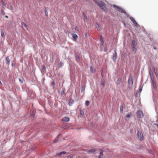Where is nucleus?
I'll use <instances>...</instances> for the list:
<instances>
[{
    "mask_svg": "<svg viewBox=\"0 0 158 158\" xmlns=\"http://www.w3.org/2000/svg\"><path fill=\"white\" fill-rule=\"evenodd\" d=\"M63 121L68 122L69 121V118L68 117H65L62 119Z\"/></svg>",
    "mask_w": 158,
    "mask_h": 158,
    "instance_id": "obj_11",
    "label": "nucleus"
},
{
    "mask_svg": "<svg viewBox=\"0 0 158 158\" xmlns=\"http://www.w3.org/2000/svg\"><path fill=\"white\" fill-rule=\"evenodd\" d=\"M88 35V34L87 33H86V34H85V36H86V37H87Z\"/></svg>",
    "mask_w": 158,
    "mask_h": 158,
    "instance_id": "obj_36",
    "label": "nucleus"
},
{
    "mask_svg": "<svg viewBox=\"0 0 158 158\" xmlns=\"http://www.w3.org/2000/svg\"><path fill=\"white\" fill-rule=\"evenodd\" d=\"M104 152V151H101L99 153V155L98 157V158H103Z\"/></svg>",
    "mask_w": 158,
    "mask_h": 158,
    "instance_id": "obj_10",
    "label": "nucleus"
},
{
    "mask_svg": "<svg viewBox=\"0 0 158 158\" xmlns=\"http://www.w3.org/2000/svg\"><path fill=\"white\" fill-rule=\"evenodd\" d=\"M32 115L34 116L35 114H32Z\"/></svg>",
    "mask_w": 158,
    "mask_h": 158,
    "instance_id": "obj_47",
    "label": "nucleus"
},
{
    "mask_svg": "<svg viewBox=\"0 0 158 158\" xmlns=\"http://www.w3.org/2000/svg\"><path fill=\"white\" fill-rule=\"evenodd\" d=\"M155 124L156 125L157 127L158 128V124L156 123Z\"/></svg>",
    "mask_w": 158,
    "mask_h": 158,
    "instance_id": "obj_40",
    "label": "nucleus"
},
{
    "mask_svg": "<svg viewBox=\"0 0 158 158\" xmlns=\"http://www.w3.org/2000/svg\"><path fill=\"white\" fill-rule=\"evenodd\" d=\"M131 116V114L129 113L128 114L126 115V118H125V119L126 120H129Z\"/></svg>",
    "mask_w": 158,
    "mask_h": 158,
    "instance_id": "obj_12",
    "label": "nucleus"
},
{
    "mask_svg": "<svg viewBox=\"0 0 158 158\" xmlns=\"http://www.w3.org/2000/svg\"><path fill=\"white\" fill-rule=\"evenodd\" d=\"M96 151L95 149H92L87 151L88 153H93L95 152Z\"/></svg>",
    "mask_w": 158,
    "mask_h": 158,
    "instance_id": "obj_13",
    "label": "nucleus"
},
{
    "mask_svg": "<svg viewBox=\"0 0 158 158\" xmlns=\"http://www.w3.org/2000/svg\"><path fill=\"white\" fill-rule=\"evenodd\" d=\"M96 28L98 30H100V27L99 25L98 24L96 26Z\"/></svg>",
    "mask_w": 158,
    "mask_h": 158,
    "instance_id": "obj_24",
    "label": "nucleus"
},
{
    "mask_svg": "<svg viewBox=\"0 0 158 158\" xmlns=\"http://www.w3.org/2000/svg\"><path fill=\"white\" fill-rule=\"evenodd\" d=\"M96 3L103 10H105L106 9V6L105 4L102 2H97L95 1Z\"/></svg>",
    "mask_w": 158,
    "mask_h": 158,
    "instance_id": "obj_3",
    "label": "nucleus"
},
{
    "mask_svg": "<svg viewBox=\"0 0 158 158\" xmlns=\"http://www.w3.org/2000/svg\"><path fill=\"white\" fill-rule=\"evenodd\" d=\"M120 112L121 113H122L123 112V107L122 105L120 106Z\"/></svg>",
    "mask_w": 158,
    "mask_h": 158,
    "instance_id": "obj_21",
    "label": "nucleus"
},
{
    "mask_svg": "<svg viewBox=\"0 0 158 158\" xmlns=\"http://www.w3.org/2000/svg\"><path fill=\"white\" fill-rule=\"evenodd\" d=\"M102 85L103 86H104V81H102Z\"/></svg>",
    "mask_w": 158,
    "mask_h": 158,
    "instance_id": "obj_35",
    "label": "nucleus"
},
{
    "mask_svg": "<svg viewBox=\"0 0 158 158\" xmlns=\"http://www.w3.org/2000/svg\"><path fill=\"white\" fill-rule=\"evenodd\" d=\"M60 136H61L60 134L56 138H57V139H58L60 137Z\"/></svg>",
    "mask_w": 158,
    "mask_h": 158,
    "instance_id": "obj_31",
    "label": "nucleus"
},
{
    "mask_svg": "<svg viewBox=\"0 0 158 158\" xmlns=\"http://www.w3.org/2000/svg\"><path fill=\"white\" fill-rule=\"evenodd\" d=\"M136 43L134 40H133L132 42V48L133 51L135 53L137 51L136 48Z\"/></svg>",
    "mask_w": 158,
    "mask_h": 158,
    "instance_id": "obj_4",
    "label": "nucleus"
},
{
    "mask_svg": "<svg viewBox=\"0 0 158 158\" xmlns=\"http://www.w3.org/2000/svg\"><path fill=\"white\" fill-rule=\"evenodd\" d=\"M67 158H73V156L72 155H69L68 156Z\"/></svg>",
    "mask_w": 158,
    "mask_h": 158,
    "instance_id": "obj_28",
    "label": "nucleus"
},
{
    "mask_svg": "<svg viewBox=\"0 0 158 158\" xmlns=\"http://www.w3.org/2000/svg\"><path fill=\"white\" fill-rule=\"evenodd\" d=\"M141 92V89H140L139 91V92L140 93Z\"/></svg>",
    "mask_w": 158,
    "mask_h": 158,
    "instance_id": "obj_42",
    "label": "nucleus"
},
{
    "mask_svg": "<svg viewBox=\"0 0 158 158\" xmlns=\"http://www.w3.org/2000/svg\"><path fill=\"white\" fill-rule=\"evenodd\" d=\"M19 81L21 83H22L23 82L22 80L21 79H19Z\"/></svg>",
    "mask_w": 158,
    "mask_h": 158,
    "instance_id": "obj_34",
    "label": "nucleus"
},
{
    "mask_svg": "<svg viewBox=\"0 0 158 158\" xmlns=\"http://www.w3.org/2000/svg\"><path fill=\"white\" fill-rule=\"evenodd\" d=\"M1 36L2 37H4L5 36V34H4V31L3 29H1Z\"/></svg>",
    "mask_w": 158,
    "mask_h": 158,
    "instance_id": "obj_16",
    "label": "nucleus"
},
{
    "mask_svg": "<svg viewBox=\"0 0 158 158\" xmlns=\"http://www.w3.org/2000/svg\"><path fill=\"white\" fill-rule=\"evenodd\" d=\"M2 6L3 8H5L6 7V5L4 3L3 4Z\"/></svg>",
    "mask_w": 158,
    "mask_h": 158,
    "instance_id": "obj_32",
    "label": "nucleus"
},
{
    "mask_svg": "<svg viewBox=\"0 0 158 158\" xmlns=\"http://www.w3.org/2000/svg\"><path fill=\"white\" fill-rule=\"evenodd\" d=\"M113 6L121 13H124L127 15V13L124 10L115 5H113Z\"/></svg>",
    "mask_w": 158,
    "mask_h": 158,
    "instance_id": "obj_2",
    "label": "nucleus"
},
{
    "mask_svg": "<svg viewBox=\"0 0 158 158\" xmlns=\"http://www.w3.org/2000/svg\"><path fill=\"white\" fill-rule=\"evenodd\" d=\"M45 15L47 16H48V13L47 11L46 10L45 11Z\"/></svg>",
    "mask_w": 158,
    "mask_h": 158,
    "instance_id": "obj_30",
    "label": "nucleus"
},
{
    "mask_svg": "<svg viewBox=\"0 0 158 158\" xmlns=\"http://www.w3.org/2000/svg\"><path fill=\"white\" fill-rule=\"evenodd\" d=\"M90 71L92 73H94L95 72V69L94 68L93 66H91L90 68Z\"/></svg>",
    "mask_w": 158,
    "mask_h": 158,
    "instance_id": "obj_18",
    "label": "nucleus"
},
{
    "mask_svg": "<svg viewBox=\"0 0 158 158\" xmlns=\"http://www.w3.org/2000/svg\"><path fill=\"white\" fill-rule=\"evenodd\" d=\"M6 18H8V16H7V15H6V16H5Z\"/></svg>",
    "mask_w": 158,
    "mask_h": 158,
    "instance_id": "obj_45",
    "label": "nucleus"
},
{
    "mask_svg": "<svg viewBox=\"0 0 158 158\" xmlns=\"http://www.w3.org/2000/svg\"><path fill=\"white\" fill-rule=\"evenodd\" d=\"M22 24V28L24 29V30H27V26L26 25V24H25L23 22H22L21 23Z\"/></svg>",
    "mask_w": 158,
    "mask_h": 158,
    "instance_id": "obj_8",
    "label": "nucleus"
},
{
    "mask_svg": "<svg viewBox=\"0 0 158 158\" xmlns=\"http://www.w3.org/2000/svg\"><path fill=\"white\" fill-rule=\"evenodd\" d=\"M117 53L115 51V52L113 54L112 59L113 61L115 62L116 59H117Z\"/></svg>",
    "mask_w": 158,
    "mask_h": 158,
    "instance_id": "obj_9",
    "label": "nucleus"
},
{
    "mask_svg": "<svg viewBox=\"0 0 158 158\" xmlns=\"http://www.w3.org/2000/svg\"><path fill=\"white\" fill-rule=\"evenodd\" d=\"M122 79L121 78H118L116 82V84L117 85H119L121 83Z\"/></svg>",
    "mask_w": 158,
    "mask_h": 158,
    "instance_id": "obj_15",
    "label": "nucleus"
},
{
    "mask_svg": "<svg viewBox=\"0 0 158 158\" xmlns=\"http://www.w3.org/2000/svg\"><path fill=\"white\" fill-rule=\"evenodd\" d=\"M66 153V152H60V153H58V156H60V155H64L65 154V153Z\"/></svg>",
    "mask_w": 158,
    "mask_h": 158,
    "instance_id": "obj_19",
    "label": "nucleus"
},
{
    "mask_svg": "<svg viewBox=\"0 0 158 158\" xmlns=\"http://www.w3.org/2000/svg\"><path fill=\"white\" fill-rule=\"evenodd\" d=\"M2 14H3V15H4L5 14V13L3 10H2Z\"/></svg>",
    "mask_w": 158,
    "mask_h": 158,
    "instance_id": "obj_33",
    "label": "nucleus"
},
{
    "mask_svg": "<svg viewBox=\"0 0 158 158\" xmlns=\"http://www.w3.org/2000/svg\"><path fill=\"white\" fill-rule=\"evenodd\" d=\"M58 139H57V138H55L53 140V142L54 143H56V142L58 140Z\"/></svg>",
    "mask_w": 158,
    "mask_h": 158,
    "instance_id": "obj_27",
    "label": "nucleus"
},
{
    "mask_svg": "<svg viewBox=\"0 0 158 158\" xmlns=\"http://www.w3.org/2000/svg\"><path fill=\"white\" fill-rule=\"evenodd\" d=\"M69 104L70 106H71L72 104V103H69Z\"/></svg>",
    "mask_w": 158,
    "mask_h": 158,
    "instance_id": "obj_43",
    "label": "nucleus"
},
{
    "mask_svg": "<svg viewBox=\"0 0 158 158\" xmlns=\"http://www.w3.org/2000/svg\"><path fill=\"white\" fill-rule=\"evenodd\" d=\"M72 37H73V39L74 40H76L77 39V37H78V36H77V35H76V34H73V35H72Z\"/></svg>",
    "mask_w": 158,
    "mask_h": 158,
    "instance_id": "obj_17",
    "label": "nucleus"
},
{
    "mask_svg": "<svg viewBox=\"0 0 158 158\" xmlns=\"http://www.w3.org/2000/svg\"><path fill=\"white\" fill-rule=\"evenodd\" d=\"M85 89V87H82L81 89V92H83L84 90Z\"/></svg>",
    "mask_w": 158,
    "mask_h": 158,
    "instance_id": "obj_26",
    "label": "nucleus"
},
{
    "mask_svg": "<svg viewBox=\"0 0 158 158\" xmlns=\"http://www.w3.org/2000/svg\"><path fill=\"white\" fill-rule=\"evenodd\" d=\"M127 15V16H128V17H130L129 15L128 14H127V15Z\"/></svg>",
    "mask_w": 158,
    "mask_h": 158,
    "instance_id": "obj_38",
    "label": "nucleus"
},
{
    "mask_svg": "<svg viewBox=\"0 0 158 158\" xmlns=\"http://www.w3.org/2000/svg\"><path fill=\"white\" fill-rule=\"evenodd\" d=\"M76 58H77V59H78V57H77V56H76Z\"/></svg>",
    "mask_w": 158,
    "mask_h": 158,
    "instance_id": "obj_44",
    "label": "nucleus"
},
{
    "mask_svg": "<svg viewBox=\"0 0 158 158\" xmlns=\"http://www.w3.org/2000/svg\"><path fill=\"white\" fill-rule=\"evenodd\" d=\"M100 40L101 43L102 45L104 44V42L103 40V39L102 37H101L100 38Z\"/></svg>",
    "mask_w": 158,
    "mask_h": 158,
    "instance_id": "obj_20",
    "label": "nucleus"
},
{
    "mask_svg": "<svg viewBox=\"0 0 158 158\" xmlns=\"http://www.w3.org/2000/svg\"><path fill=\"white\" fill-rule=\"evenodd\" d=\"M80 114L81 115L83 116L84 114V112L83 110H80Z\"/></svg>",
    "mask_w": 158,
    "mask_h": 158,
    "instance_id": "obj_22",
    "label": "nucleus"
},
{
    "mask_svg": "<svg viewBox=\"0 0 158 158\" xmlns=\"http://www.w3.org/2000/svg\"><path fill=\"white\" fill-rule=\"evenodd\" d=\"M133 81V79L132 76L130 75L129 77L128 84V87L130 89H131L132 87Z\"/></svg>",
    "mask_w": 158,
    "mask_h": 158,
    "instance_id": "obj_1",
    "label": "nucleus"
},
{
    "mask_svg": "<svg viewBox=\"0 0 158 158\" xmlns=\"http://www.w3.org/2000/svg\"><path fill=\"white\" fill-rule=\"evenodd\" d=\"M154 49H156V48H155V47H154Z\"/></svg>",
    "mask_w": 158,
    "mask_h": 158,
    "instance_id": "obj_48",
    "label": "nucleus"
},
{
    "mask_svg": "<svg viewBox=\"0 0 158 158\" xmlns=\"http://www.w3.org/2000/svg\"><path fill=\"white\" fill-rule=\"evenodd\" d=\"M138 137L140 140L143 139L144 138L143 134L140 131H138L137 133Z\"/></svg>",
    "mask_w": 158,
    "mask_h": 158,
    "instance_id": "obj_5",
    "label": "nucleus"
},
{
    "mask_svg": "<svg viewBox=\"0 0 158 158\" xmlns=\"http://www.w3.org/2000/svg\"><path fill=\"white\" fill-rule=\"evenodd\" d=\"M85 105L86 106H88L89 105V101H86L85 102Z\"/></svg>",
    "mask_w": 158,
    "mask_h": 158,
    "instance_id": "obj_23",
    "label": "nucleus"
},
{
    "mask_svg": "<svg viewBox=\"0 0 158 158\" xmlns=\"http://www.w3.org/2000/svg\"><path fill=\"white\" fill-rule=\"evenodd\" d=\"M84 18H85V19H86L87 18V16L86 15H85L84 16Z\"/></svg>",
    "mask_w": 158,
    "mask_h": 158,
    "instance_id": "obj_39",
    "label": "nucleus"
},
{
    "mask_svg": "<svg viewBox=\"0 0 158 158\" xmlns=\"http://www.w3.org/2000/svg\"><path fill=\"white\" fill-rule=\"evenodd\" d=\"M62 63L60 62V65H59V67L60 68L62 66Z\"/></svg>",
    "mask_w": 158,
    "mask_h": 158,
    "instance_id": "obj_29",
    "label": "nucleus"
},
{
    "mask_svg": "<svg viewBox=\"0 0 158 158\" xmlns=\"http://www.w3.org/2000/svg\"><path fill=\"white\" fill-rule=\"evenodd\" d=\"M0 84L2 85V83L0 81Z\"/></svg>",
    "mask_w": 158,
    "mask_h": 158,
    "instance_id": "obj_46",
    "label": "nucleus"
},
{
    "mask_svg": "<svg viewBox=\"0 0 158 158\" xmlns=\"http://www.w3.org/2000/svg\"><path fill=\"white\" fill-rule=\"evenodd\" d=\"M75 30H77L78 29V28L77 27H75Z\"/></svg>",
    "mask_w": 158,
    "mask_h": 158,
    "instance_id": "obj_37",
    "label": "nucleus"
},
{
    "mask_svg": "<svg viewBox=\"0 0 158 158\" xmlns=\"http://www.w3.org/2000/svg\"><path fill=\"white\" fill-rule=\"evenodd\" d=\"M11 8L12 10L13 9V8L12 6H11Z\"/></svg>",
    "mask_w": 158,
    "mask_h": 158,
    "instance_id": "obj_41",
    "label": "nucleus"
},
{
    "mask_svg": "<svg viewBox=\"0 0 158 158\" xmlns=\"http://www.w3.org/2000/svg\"><path fill=\"white\" fill-rule=\"evenodd\" d=\"M130 19L132 22L135 24V26L139 27L140 26L136 22L135 20L132 17H129Z\"/></svg>",
    "mask_w": 158,
    "mask_h": 158,
    "instance_id": "obj_7",
    "label": "nucleus"
},
{
    "mask_svg": "<svg viewBox=\"0 0 158 158\" xmlns=\"http://www.w3.org/2000/svg\"><path fill=\"white\" fill-rule=\"evenodd\" d=\"M137 116L138 118H141L143 117V114L142 111L140 110L137 111L136 112Z\"/></svg>",
    "mask_w": 158,
    "mask_h": 158,
    "instance_id": "obj_6",
    "label": "nucleus"
},
{
    "mask_svg": "<svg viewBox=\"0 0 158 158\" xmlns=\"http://www.w3.org/2000/svg\"><path fill=\"white\" fill-rule=\"evenodd\" d=\"M6 63L8 65H9L10 63V60L8 57H7L6 59Z\"/></svg>",
    "mask_w": 158,
    "mask_h": 158,
    "instance_id": "obj_14",
    "label": "nucleus"
},
{
    "mask_svg": "<svg viewBox=\"0 0 158 158\" xmlns=\"http://www.w3.org/2000/svg\"><path fill=\"white\" fill-rule=\"evenodd\" d=\"M125 58V55L123 54H122L121 57V59L122 60H124Z\"/></svg>",
    "mask_w": 158,
    "mask_h": 158,
    "instance_id": "obj_25",
    "label": "nucleus"
}]
</instances>
